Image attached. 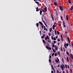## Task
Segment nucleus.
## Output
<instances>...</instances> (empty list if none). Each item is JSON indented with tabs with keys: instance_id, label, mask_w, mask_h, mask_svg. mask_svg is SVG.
Here are the masks:
<instances>
[{
	"instance_id": "obj_1",
	"label": "nucleus",
	"mask_w": 73,
	"mask_h": 73,
	"mask_svg": "<svg viewBox=\"0 0 73 73\" xmlns=\"http://www.w3.org/2000/svg\"><path fill=\"white\" fill-rule=\"evenodd\" d=\"M52 46L54 48V47L55 48V50H58V46H57V47L56 45H55V46H54V43L53 42H52Z\"/></svg>"
},
{
	"instance_id": "obj_2",
	"label": "nucleus",
	"mask_w": 73,
	"mask_h": 73,
	"mask_svg": "<svg viewBox=\"0 0 73 73\" xmlns=\"http://www.w3.org/2000/svg\"><path fill=\"white\" fill-rule=\"evenodd\" d=\"M59 8L60 11H64V8L63 7H61V6H60Z\"/></svg>"
},
{
	"instance_id": "obj_3",
	"label": "nucleus",
	"mask_w": 73,
	"mask_h": 73,
	"mask_svg": "<svg viewBox=\"0 0 73 73\" xmlns=\"http://www.w3.org/2000/svg\"><path fill=\"white\" fill-rule=\"evenodd\" d=\"M67 40L68 42V43L69 44H70V39H69V36H68Z\"/></svg>"
},
{
	"instance_id": "obj_4",
	"label": "nucleus",
	"mask_w": 73,
	"mask_h": 73,
	"mask_svg": "<svg viewBox=\"0 0 73 73\" xmlns=\"http://www.w3.org/2000/svg\"><path fill=\"white\" fill-rule=\"evenodd\" d=\"M42 16H41V19H42V20H44V17H45V16L44 14H42Z\"/></svg>"
},
{
	"instance_id": "obj_5",
	"label": "nucleus",
	"mask_w": 73,
	"mask_h": 73,
	"mask_svg": "<svg viewBox=\"0 0 73 73\" xmlns=\"http://www.w3.org/2000/svg\"><path fill=\"white\" fill-rule=\"evenodd\" d=\"M70 56L71 58H72V60H73V56L72 54H70Z\"/></svg>"
},
{
	"instance_id": "obj_6",
	"label": "nucleus",
	"mask_w": 73,
	"mask_h": 73,
	"mask_svg": "<svg viewBox=\"0 0 73 73\" xmlns=\"http://www.w3.org/2000/svg\"><path fill=\"white\" fill-rule=\"evenodd\" d=\"M66 20L67 21H68L69 20V18H68V15H67L66 16Z\"/></svg>"
},
{
	"instance_id": "obj_7",
	"label": "nucleus",
	"mask_w": 73,
	"mask_h": 73,
	"mask_svg": "<svg viewBox=\"0 0 73 73\" xmlns=\"http://www.w3.org/2000/svg\"><path fill=\"white\" fill-rule=\"evenodd\" d=\"M54 5H55V6H57V2H54Z\"/></svg>"
},
{
	"instance_id": "obj_8",
	"label": "nucleus",
	"mask_w": 73,
	"mask_h": 73,
	"mask_svg": "<svg viewBox=\"0 0 73 73\" xmlns=\"http://www.w3.org/2000/svg\"><path fill=\"white\" fill-rule=\"evenodd\" d=\"M55 14L56 15V16H58V12H57V11H56L55 12Z\"/></svg>"
},
{
	"instance_id": "obj_9",
	"label": "nucleus",
	"mask_w": 73,
	"mask_h": 73,
	"mask_svg": "<svg viewBox=\"0 0 73 73\" xmlns=\"http://www.w3.org/2000/svg\"><path fill=\"white\" fill-rule=\"evenodd\" d=\"M45 12H47V9H46V7H45L44 9Z\"/></svg>"
},
{
	"instance_id": "obj_10",
	"label": "nucleus",
	"mask_w": 73,
	"mask_h": 73,
	"mask_svg": "<svg viewBox=\"0 0 73 73\" xmlns=\"http://www.w3.org/2000/svg\"><path fill=\"white\" fill-rule=\"evenodd\" d=\"M73 9V5L71 7V8L70 9V11H72Z\"/></svg>"
},
{
	"instance_id": "obj_11",
	"label": "nucleus",
	"mask_w": 73,
	"mask_h": 73,
	"mask_svg": "<svg viewBox=\"0 0 73 73\" xmlns=\"http://www.w3.org/2000/svg\"><path fill=\"white\" fill-rule=\"evenodd\" d=\"M49 30L50 32H52V28H50V29H49Z\"/></svg>"
},
{
	"instance_id": "obj_12",
	"label": "nucleus",
	"mask_w": 73,
	"mask_h": 73,
	"mask_svg": "<svg viewBox=\"0 0 73 73\" xmlns=\"http://www.w3.org/2000/svg\"><path fill=\"white\" fill-rule=\"evenodd\" d=\"M51 16L52 17V19L53 21H54V18L53 17V15H52V14L51 15Z\"/></svg>"
},
{
	"instance_id": "obj_13",
	"label": "nucleus",
	"mask_w": 73,
	"mask_h": 73,
	"mask_svg": "<svg viewBox=\"0 0 73 73\" xmlns=\"http://www.w3.org/2000/svg\"><path fill=\"white\" fill-rule=\"evenodd\" d=\"M39 24H41V25H43V24L42 23V22H41V21L39 22Z\"/></svg>"
},
{
	"instance_id": "obj_14",
	"label": "nucleus",
	"mask_w": 73,
	"mask_h": 73,
	"mask_svg": "<svg viewBox=\"0 0 73 73\" xmlns=\"http://www.w3.org/2000/svg\"><path fill=\"white\" fill-rule=\"evenodd\" d=\"M42 11L41 10H40V15H41V14H42Z\"/></svg>"
},
{
	"instance_id": "obj_15",
	"label": "nucleus",
	"mask_w": 73,
	"mask_h": 73,
	"mask_svg": "<svg viewBox=\"0 0 73 73\" xmlns=\"http://www.w3.org/2000/svg\"><path fill=\"white\" fill-rule=\"evenodd\" d=\"M66 60H67V62H69V58H68V57L67 56L66 57Z\"/></svg>"
},
{
	"instance_id": "obj_16",
	"label": "nucleus",
	"mask_w": 73,
	"mask_h": 73,
	"mask_svg": "<svg viewBox=\"0 0 73 73\" xmlns=\"http://www.w3.org/2000/svg\"><path fill=\"white\" fill-rule=\"evenodd\" d=\"M60 49L62 52V51H63V49H62V46L60 47Z\"/></svg>"
},
{
	"instance_id": "obj_17",
	"label": "nucleus",
	"mask_w": 73,
	"mask_h": 73,
	"mask_svg": "<svg viewBox=\"0 0 73 73\" xmlns=\"http://www.w3.org/2000/svg\"><path fill=\"white\" fill-rule=\"evenodd\" d=\"M38 25H39V24H38V23H36V26L37 27H38Z\"/></svg>"
},
{
	"instance_id": "obj_18",
	"label": "nucleus",
	"mask_w": 73,
	"mask_h": 73,
	"mask_svg": "<svg viewBox=\"0 0 73 73\" xmlns=\"http://www.w3.org/2000/svg\"><path fill=\"white\" fill-rule=\"evenodd\" d=\"M49 62H52V61H51V60L50 59V58H49Z\"/></svg>"
},
{
	"instance_id": "obj_19",
	"label": "nucleus",
	"mask_w": 73,
	"mask_h": 73,
	"mask_svg": "<svg viewBox=\"0 0 73 73\" xmlns=\"http://www.w3.org/2000/svg\"><path fill=\"white\" fill-rule=\"evenodd\" d=\"M48 49V50H51L52 49V48H51L50 47H49Z\"/></svg>"
},
{
	"instance_id": "obj_20",
	"label": "nucleus",
	"mask_w": 73,
	"mask_h": 73,
	"mask_svg": "<svg viewBox=\"0 0 73 73\" xmlns=\"http://www.w3.org/2000/svg\"><path fill=\"white\" fill-rule=\"evenodd\" d=\"M51 66L52 68V69L53 70H54V68L53 67V66L52 65H51Z\"/></svg>"
},
{
	"instance_id": "obj_21",
	"label": "nucleus",
	"mask_w": 73,
	"mask_h": 73,
	"mask_svg": "<svg viewBox=\"0 0 73 73\" xmlns=\"http://www.w3.org/2000/svg\"><path fill=\"white\" fill-rule=\"evenodd\" d=\"M58 55H60V52H58Z\"/></svg>"
},
{
	"instance_id": "obj_22",
	"label": "nucleus",
	"mask_w": 73,
	"mask_h": 73,
	"mask_svg": "<svg viewBox=\"0 0 73 73\" xmlns=\"http://www.w3.org/2000/svg\"><path fill=\"white\" fill-rule=\"evenodd\" d=\"M55 62L57 63H58V60H57V59H55Z\"/></svg>"
},
{
	"instance_id": "obj_23",
	"label": "nucleus",
	"mask_w": 73,
	"mask_h": 73,
	"mask_svg": "<svg viewBox=\"0 0 73 73\" xmlns=\"http://www.w3.org/2000/svg\"><path fill=\"white\" fill-rule=\"evenodd\" d=\"M42 41L43 42H44V43L45 44H46V42H45V40H43Z\"/></svg>"
},
{
	"instance_id": "obj_24",
	"label": "nucleus",
	"mask_w": 73,
	"mask_h": 73,
	"mask_svg": "<svg viewBox=\"0 0 73 73\" xmlns=\"http://www.w3.org/2000/svg\"><path fill=\"white\" fill-rule=\"evenodd\" d=\"M70 73H72V69H70Z\"/></svg>"
},
{
	"instance_id": "obj_25",
	"label": "nucleus",
	"mask_w": 73,
	"mask_h": 73,
	"mask_svg": "<svg viewBox=\"0 0 73 73\" xmlns=\"http://www.w3.org/2000/svg\"><path fill=\"white\" fill-rule=\"evenodd\" d=\"M68 2L69 4H71V1H70V0H69L68 1Z\"/></svg>"
},
{
	"instance_id": "obj_26",
	"label": "nucleus",
	"mask_w": 73,
	"mask_h": 73,
	"mask_svg": "<svg viewBox=\"0 0 73 73\" xmlns=\"http://www.w3.org/2000/svg\"><path fill=\"white\" fill-rule=\"evenodd\" d=\"M63 25H65V22H64V21H63Z\"/></svg>"
},
{
	"instance_id": "obj_27",
	"label": "nucleus",
	"mask_w": 73,
	"mask_h": 73,
	"mask_svg": "<svg viewBox=\"0 0 73 73\" xmlns=\"http://www.w3.org/2000/svg\"><path fill=\"white\" fill-rule=\"evenodd\" d=\"M61 40H62V39H63V37L62 36V35H61Z\"/></svg>"
},
{
	"instance_id": "obj_28",
	"label": "nucleus",
	"mask_w": 73,
	"mask_h": 73,
	"mask_svg": "<svg viewBox=\"0 0 73 73\" xmlns=\"http://www.w3.org/2000/svg\"><path fill=\"white\" fill-rule=\"evenodd\" d=\"M46 38H47L48 40H49V36H46Z\"/></svg>"
},
{
	"instance_id": "obj_29",
	"label": "nucleus",
	"mask_w": 73,
	"mask_h": 73,
	"mask_svg": "<svg viewBox=\"0 0 73 73\" xmlns=\"http://www.w3.org/2000/svg\"><path fill=\"white\" fill-rule=\"evenodd\" d=\"M66 46H69V44H68V43H66Z\"/></svg>"
},
{
	"instance_id": "obj_30",
	"label": "nucleus",
	"mask_w": 73,
	"mask_h": 73,
	"mask_svg": "<svg viewBox=\"0 0 73 73\" xmlns=\"http://www.w3.org/2000/svg\"><path fill=\"white\" fill-rule=\"evenodd\" d=\"M62 65L64 69H65V66H64V65L63 64H62Z\"/></svg>"
},
{
	"instance_id": "obj_31",
	"label": "nucleus",
	"mask_w": 73,
	"mask_h": 73,
	"mask_svg": "<svg viewBox=\"0 0 73 73\" xmlns=\"http://www.w3.org/2000/svg\"><path fill=\"white\" fill-rule=\"evenodd\" d=\"M53 40H56V37H54L53 39Z\"/></svg>"
},
{
	"instance_id": "obj_32",
	"label": "nucleus",
	"mask_w": 73,
	"mask_h": 73,
	"mask_svg": "<svg viewBox=\"0 0 73 73\" xmlns=\"http://www.w3.org/2000/svg\"><path fill=\"white\" fill-rule=\"evenodd\" d=\"M35 2L36 3V4H38V3H39L38 2H37V1H36Z\"/></svg>"
},
{
	"instance_id": "obj_33",
	"label": "nucleus",
	"mask_w": 73,
	"mask_h": 73,
	"mask_svg": "<svg viewBox=\"0 0 73 73\" xmlns=\"http://www.w3.org/2000/svg\"><path fill=\"white\" fill-rule=\"evenodd\" d=\"M66 53L67 55L69 54V52H68V51H66Z\"/></svg>"
},
{
	"instance_id": "obj_34",
	"label": "nucleus",
	"mask_w": 73,
	"mask_h": 73,
	"mask_svg": "<svg viewBox=\"0 0 73 73\" xmlns=\"http://www.w3.org/2000/svg\"><path fill=\"white\" fill-rule=\"evenodd\" d=\"M60 17L62 20H63V19H62V16H61Z\"/></svg>"
},
{
	"instance_id": "obj_35",
	"label": "nucleus",
	"mask_w": 73,
	"mask_h": 73,
	"mask_svg": "<svg viewBox=\"0 0 73 73\" xmlns=\"http://www.w3.org/2000/svg\"><path fill=\"white\" fill-rule=\"evenodd\" d=\"M43 27H44V31H45V29H46V28H45V26L44 25H43Z\"/></svg>"
},
{
	"instance_id": "obj_36",
	"label": "nucleus",
	"mask_w": 73,
	"mask_h": 73,
	"mask_svg": "<svg viewBox=\"0 0 73 73\" xmlns=\"http://www.w3.org/2000/svg\"><path fill=\"white\" fill-rule=\"evenodd\" d=\"M54 53H52V57H53V56H54Z\"/></svg>"
},
{
	"instance_id": "obj_37",
	"label": "nucleus",
	"mask_w": 73,
	"mask_h": 73,
	"mask_svg": "<svg viewBox=\"0 0 73 73\" xmlns=\"http://www.w3.org/2000/svg\"><path fill=\"white\" fill-rule=\"evenodd\" d=\"M57 33L58 35H59L60 34V33H59V31H57Z\"/></svg>"
},
{
	"instance_id": "obj_38",
	"label": "nucleus",
	"mask_w": 73,
	"mask_h": 73,
	"mask_svg": "<svg viewBox=\"0 0 73 73\" xmlns=\"http://www.w3.org/2000/svg\"><path fill=\"white\" fill-rule=\"evenodd\" d=\"M46 48L47 49H48V48L49 47H48V46H46Z\"/></svg>"
},
{
	"instance_id": "obj_39",
	"label": "nucleus",
	"mask_w": 73,
	"mask_h": 73,
	"mask_svg": "<svg viewBox=\"0 0 73 73\" xmlns=\"http://www.w3.org/2000/svg\"><path fill=\"white\" fill-rule=\"evenodd\" d=\"M40 11L39 9H37L36 10V12H38V11Z\"/></svg>"
},
{
	"instance_id": "obj_40",
	"label": "nucleus",
	"mask_w": 73,
	"mask_h": 73,
	"mask_svg": "<svg viewBox=\"0 0 73 73\" xmlns=\"http://www.w3.org/2000/svg\"><path fill=\"white\" fill-rule=\"evenodd\" d=\"M57 40L58 42H60V39H58Z\"/></svg>"
},
{
	"instance_id": "obj_41",
	"label": "nucleus",
	"mask_w": 73,
	"mask_h": 73,
	"mask_svg": "<svg viewBox=\"0 0 73 73\" xmlns=\"http://www.w3.org/2000/svg\"><path fill=\"white\" fill-rule=\"evenodd\" d=\"M57 59L58 61V62H60V60H59V59H58V58H57Z\"/></svg>"
},
{
	"instance_id": "obj_42",
	"label": "nucleus",
	"mask_w": 73,
	"mask_h": 73,
	"mask_svg": "<svg viewBox=\"0 0 73 73\" xmlns=\"http://www.w3.org/2000/svg\"><path fill=\"white\" fill-rule=\"evenodd\" d=\"M55 57H56V56H57V53H56L55 54Z\"/></svg>"
},
{
	"instance_id": "obj_43",
	"label": "nucleus",
	"mask_w": 73,
	"mask_h": 73,
	"mask_svg": "<svg viewBox=\"0 0 73 73\" xmlns=\"http://www.w3.org/2000/svg\"><path fill=\"white\" fill-rule=\"evenodd\" d=\"M60 68H63V66H62V65H61L60 66Z\"/></svg>"
},
{
	"instance_id": "obj_44",
	"label": "nucleus",
	"mask_w": 73,
	"mask_h": 73,
	"mask_svg": "<svg viewBox=\"0 0 73 73\" xmlns=\"http://www.w3.org/2000/svg\"><path fill=\"white\" fill-rule=\"evenodd\" d=\"M52 27H56V25H53L52 26Z\"/></svg>"
},
{
	"instance_id": "obj_45",
	"label": "nucleus",
	"mask_w": 73,
	"mask_h": 73,
	"mask_svg": "<svg viewBox=\"0 0 73 73\" xmlns=\"http://www.w3.org/2000/svg\"><path fill=\"white\" fill-rule=\"evenodd\" d=\"M54 44H56V41H54Z\"/></svg>"
},
{
	"instance_id": "obj_46",
	"label": "nucleus",
	"mask_w": 73,
	"mask_h": 73,
	"mask_svg": "<svg viewBox=\"0 0 73 73\" xmlns=\"http://www.w3.org/2000/svg\"><path fill=\"white\" fill-rule=\"evenodd\" d=\"M48 35L50 36V35H51V34L50 33H48Z\"/></svg>"
},
{
	"instance_id": "obj_47",
	"label": "nucleus",
	"mask_w": 73,
	"mask_h": 73,
	"mask_svg": "<svg viewBox=\"0 0 73 73\" xmlns=\"http://www.w3.org/2000/svg\"><path fill=\"white\" fill-rule=\"evenodd\" d=\"M51 39L52 40H53V36H51Z\"/></svg>"
},
{
	"instance_id": "obj_48",
	"label": "nucleus",
	"mask_w": 73,
	"mask_h": 73,
	"mask_svg": "<svg viewBox=\"0 0 73 73\" xmlns=\"http://www.w3.org/2000/svg\"><path fill=\"white\" fill-rule=\"evenodd\" d=\"M42 12H44H44H45V11H44V9H42Z\"/></svg>"
},
{
	"instance_id": "obj_49",
	"label": "nucleus",
	"mask_w": 73,
	"mask_h": 73,
	"mask_svg": "<svg viewBox=\"0 0 73 73\" xmlns=\"http://www.w3.org/2000/svg\"><path fill=\"white\" fill-rule=\"evenodd\" d=\"M53 51L54 53H55V52H56V50H53Z\"/></svg>"
},
{
	"instance_id": "obj_50",
	"label": "nucleus",
	"mask_w": 73,
	"mask_h": 73,
	"mask_svg": "<svg viewBox=\"0 0 73 73\" xmlns=\"http://www.w3.org/2000/svg\"><path fill=\"white\" fill-rule=\"evenodd\" d=\"M41 38H44V36H42L41 37Z\"/></svg>"
},
{
	"instance_id": "obj_51",
	"label": "nucleus",
	"mask_w": 73,
	"mask_h": 73,
	"mask_svg": "<svg viewBox=\"0 0 73 73\" xmlns=\"http://www.w3.org/2000/svg\"><path fill=\"white\" fill-rule=\"evenodd\" d=\"M65 68H67V65H66V64L65 65Z\"/></svg>"
},
{
	"instance_id": "obj_52",
	"label": "nucleus",
	"mask_w": 73,
	"mask_h": 73,
	"mask_svg": "<svg viewBox=\"0 0 73 73\" xmlns=\"http://www.w3.org/2000/svg\"><path fill=\"white\" fill-rule=\"evenodd\" d=\"M59 27H61V24L60 23L59 24Z\"/></svg>"
},
{
	"instance_id": "obj_53",
	"label": "nucleus",
	"mask_w": 73,
	"mask_h": 73,
	"mask_svg": "<svg viewBox=\"0 0 73 73\" xmlns=\"http://www.w3.org/2000/svg\"><path fill=\"white\" fill-rule=\"evenodd\" d=\"M45 39L46 41V40H47V38H46V37H45Z\"/></svg>"
},
{
	"instance_id": "obj_54",
	"label": "nucleus",
	"mask_w": 73,
	"mask_h": 73,
	"mask_svg": "<svg viewBox=\"0 0 73 73\" xmlns=\"http://www.w3.org/2000/svg\"><path fill=\"white\" fill-rule=\"evenodd\" d=\"M67 66H68V69H69V65H67Z\"/></svg>"
},
{
	"instance_id": "obj_55",
	"label": "nucleus",
	"mask_w": 73,
	"mask_h": 73,
	"mask_svg": "<svg viewBox=\"0 0 73 73\" xmlns=\"http://www.w3.org/2000/svg\"><path fill=\"white\" fill-rule=\"evenodd\" d=\"M54 25H56V22H54Z\"/></svg>"
},
{
	"instance_id": "obj_56",
	"label": "nucleus",
	"mask_w": 73,
	"mask_h": 73,
	"mask_svg": "<svg viewBox=\"0 0 73 73\" xmlns=\"http://www.w3.org/2000/svg\"><path fill=\"white\" fill-rule=\"evenodd\" d=\"M57 73H59V71H58V70H57Z\"/></svg>"
},
{
	"instance_id": "obj_57",
	"label": "nucleus",
	"mask_w": 73,
	"mask_h": 73,
	"mask_svg": "<svg viewBox=\"0 0 73 73\" xmlns=\"http://www.w3.org/2000/svg\"><path fill=\"white\" fill-rule=\"evenodd\" d=\"M36 10L38 9V7H37L36 8Z\"/></svg>"
},
{
	"instance_id": "obj_58",
	"label": "nucleus",
	"mask_w": 73,
	"mask_h": 73,
	"mask_svg": "<svg viewBox=\"0 0 73 73\" xmlns=\"http://www.w3.org/2000/svg\"><path fill=\"white\" fill-rule=\"evenodd\" d=\"M49 58H52V56H50V57H49Z\"/></svg>"
},
{
	"instance_id": "obj_59",
	"label": "nucleus",
	"mask_w": 73,
	"mask_h": 73,
	"mask_svg": "<svg viewBox=\"0 0 73 73\" xmlns=\"http://www.w3.org/2000/svg\"><path fill=\"white\" fill-rule=\"evenodd\" d=\"M63 26L64 27H66V26L65 25H63Z\"/></svg>"
},
{
	"instance_id": "obj_60",
	"label": "nucleus",
	"mask_w": 73,
	"mask_h": 73,
	"mask_svg": "<svg viewBox=\"0 0 73 73\" xmlns=\"http://www.w3.org/2000/svg\"><path fill=\"white\" fill-rule=\"evenodd\" d=\"M42 25V28H44V27H43V25Z\"/></svg>"
},
{
	"instance_id": "obj_61",
	"label": "nucleus",
	"mask_w": 73,
	"mask_h": 73,
	"mask_svg": "<svg viewBox=\"0 0 73 73\" xmlns=\"http://www.w3.org/2000/svg\"><path fill=\"white\" fill-rule=\"evenodd\" d=\"M62 68V71H63V70H64V67H63Z\"/></svg>"
},
{
	"instance_id": "obj_62",
	"label": "nucleus",
	"mask_w": 73,
	"mask_h": 73,
	"mask_svg": "<svg viewBox=\"0 0 73 73\" xmlns=\"http://www.w3.org/2000/svg\"><path fill=\"white\" fill-rule=\"evenodd\" d=\"M62 62H64V60L63 59V58H62Z\"/></svg>"
},
{
	"instance_id": "obj_63",
	"label": "nucleus",
	"mask_w": 73,
	"mask_h": 73,
	"mask_svg": "<svg viewBox=\"0 0 73 73\" xmlns=\"http://www.w3.org/2000/svg\"><path fill=\"white\" fill-rule=\"evenodd\" d=\"M54 27H52V29H53L54 30Z\"/></svg>"
},
{
	"instance_id": "obj_64",
	"label": "nucleus",
	"mask_w": 73,
	"mask_h": 73,
	"mask_svg": "<svg viewBox=\"0 0 73 73\" xmlns=\"http://www.w3.org/2000/svg\"><path fill=\"white\" fill-rule=\"evenodd\" d=\"M51 73H53V71H51Z\"/></svg>"
}]
</instances>
